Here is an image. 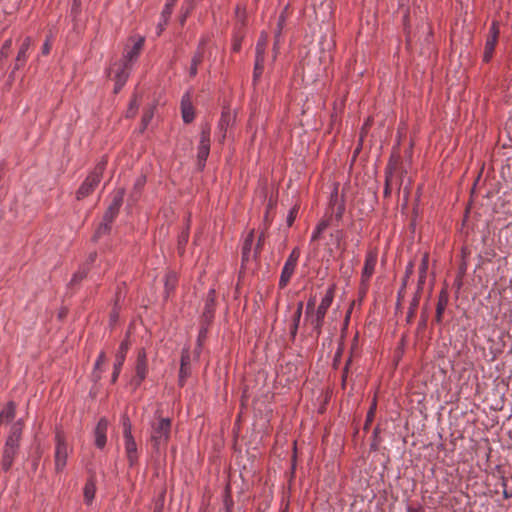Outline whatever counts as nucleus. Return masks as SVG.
Listing matches in <instances>:
<instances>
[{
  "label": "nucleus",
  "mask_w": 512,
  "mask_h": 512,
  "mask_svg": "<svg viewBox=\"0 0 512 512\" xmlns=\"http://www.w3.org/2000/svg\"><path fill=\"white\" fill-rule=\"evenodd\" d=\"M204 44H205V40H202L200 42L198 51L196 52V54L192 58V63H191V67H190V70H189V74H190L191 77H194L197 74V67L202 62V59H203L202 46Z\"/></svg>",
  "instance_id": "obj_21"
},
{
  "label": "nucleus",
  "mask_w": 512,
  "mask_h": 512,
  "mask_svg": "<svg viewBox=\"0 0 512 512\" xmlns=\"http://www.w3.org/2000/svg\"><path fill=\"white\" fill-rule=\"evenodd\" d=\"M270 222H271V221H270V219H269V212L267 211V212H266V215H265V228H264V230H267V229H268V227H269V225H270Z\"/></svg>",
  "instance_id": "obj_50"
},
{
  "label": "nucleus",
  "mask_w": 512,
  "mask_h": 512,
  "mask_svg": "<svg viewBox=\"0 0 512 512\" xmlns=\"http://www.w3.org/2000/svg\"><path fill=\"white\" fill-rule=\"evenodd\" d=\"M123 200V192L121 190L117 191L112 203L110 204L109 208L114 209L116 211H119Z\"/></svg>",
  "instance_id": "obj_32"
},
{
  "label": "nucleus",
  "mask_w": 512,
  "mask_h": 512,
  "mask_svg": "<svg viewBox=\"0 0 512 512\" xmlns=\"http://www.w3.org/2000/svg\"><path fill=\"white\" fill-rule=\"evenodd\" d=\"M234 121V116L228 108H225L222 111L221 118L219 121V128L223 131V138L225 137V131L229 125H231Z\"/></svg>",
  "instance_id": "obj_22"
},
{
  "label": "nucleus",
  "mask_w": 512,
  "mask_h": 512,
  "mask_svg": "<svg viewBox=\"0 0 512 512\" xmlns=\"http://www.w3.org/2000/svg\"><path fill=\"white\" fill-rule=\"evenodd\" d=\"M412 271H413V264L410 262L406 269L407 276H409L412 273Z\"/></svg>",
  "instance_id": "obj_51"
},
{
  "label": "nucleus",
  "mask_w": 512,
  "mask_h": 512,
  "mask_svg": "<svg viewBox=\"0 0 512 512\" xmlns=\"http://www.w3.org/2000/svg\"><path fill=\"white\" fill-rule=\"evenodd\" d=\"M302 310H303V302L300 301L297 303V308L293 314L292 323L290 325V334L293 338L296 336L297 331H298L300 319L302 316Z\"/></svg>",
  "instance_id": "obj_20"
},
{
  "label": "nucleus",
  "mask_w": 512,
  "mask_h": 512,
  "mask_svg": "<svg viewBox=\"0 0 512 512\" xmlns=\"http://www.w3.org/2000/svg\"><path fill=\"white\" fill-rule=\"evenodd\" d=\"M22 422L21 420L15 422L12 427H11V430H10V434L6 440V443L5 445L7 446H10V447H19V441H20V438H21V434H22Z\"/></svg>",
  "instance_id": "obj_15"
},
{
  "label": "nucleus",
  "mask_w": 512,
  "mask_h": 512,
  "mask_svg": "<svg viewBox=\"0 0 512 512\" xmlns=\"http://www.w3.org/2000/svg\"><path fill=\"white\" fill-rule=\"evenodd\" d=\"M109 230H110V224L105 222V221H103L99 225V227H98V229H97V231L95 233V238H98V237L102 236L103 234L108 233Z\"/></svg>",
  "instance_id": "obj_37"
},
{
  "label": "nucleus",
  "mask_w": 512,
  "mask_h": 512,
  "mask_svg": "<svg viewBox=\"0 0 512 512\" xmlns=\"http://www.w3.org/2000/svg\"><path fill=\"white\" fill-rule=\"evenodd\" d=\"M285 22V15L284 13H282L279 17V20H278V27H279V32L276 34V38L279 37V34H280V30L282 29V26Z\"/></svg>",
  "instance_id": "obj_45"
},
{
  "label": "nucleus",
  "mask_w": 512,
  "mask_h": 512,
  "mask_svg": "<svg viewBox=\"0 0 512 512\" xmlns=\"http://www.w3.org/2000/svg\"><path fill=\"white\" fill-rule=\"evenodd\" d=\"M30 46H31V38L26 37L24 39V41L22 42L20 49L18 51L15 66H14L15 70H18L25 64V62L27 60V52H28Z\"/></svg>",
  "instance_id": "obj_16"
},
{
  "label": "nucleus",
  "mask_w": 512,
  "mask_h": 512,
  "mask_svg": "<svg viewBox=\"0 0 512 512\" xmlns=\"http://www.w3.org/2000/svg\"><path fill=\"white\" fill-rule=\"evenodd\" d=\"M299 257H300L299 248H294L283 266L280 280H279L280 288L286 287L287 284L289 283V281L295 271V268L297 266Z\"/></svg>",
  "instance_id": "obj_6"
},
{
  "label": "nucleus",
  "mask_w": 512,
  "mask_h": 512,
  "mask_svg": "<svg viewBox=\"0 0 512 512\" xmlns=\"http://www.w3.org/2000/svg\"><path fill=\"white\" fill-rule=\"evenodd\" d=\"M95 492H96V485H95V482L92 478H90L86 484H85V487H84V501L86 504H91L94 497H95Z\"/></svg>",
  "instance_id": "obj_24"
},
{
  "label": "nucleus",
  "mask_w": 512,
  "mask_h": 512,
  "mask_svg": "<svg viewBox=\"0 0 512 512\" xmlns=\"http://www.w3.org/2000/svg\"><path fill=\"white\" fill-rule=\"evenodd\" d=\"M69 454L68 445L65 442L64 436L57 432L56 434V449H55V470L57 472L63 471L66 466Z\"/></svg>",
  "instance_id": "obj_7"
},
{
  "label": "nucleus",
  "mask_w": 512,
  "mask_h": 512,
  "mask_svg": "<svg viewBox=\"0 0 512 512\" xmlns=\"http://www.w3.org/2000/svg\"><path fill=\"white\" fill-rule=\"evenodd\" d=\"M105 167H106L105 161H101L95 166L94 170L87 176L85 181L79 187V189L76 193V198L78 200L84 199L85 197L89 196L95 190V188L99 185V183L101 181L102 174L105 170Z\"/></svg>",
  "instance_id": "obj_2"
},
{
  "label": "nucleus",
  "mask_w": 512,
  "mask_h": 512,
  "mask_svg": "<svg viewBox=\"0 0 512 512\" xmlns=\"http://www.w3.org/2000/svg\"><path fill=\"white\" fill-rule=\"evenodd\" d=\"M117 214H118V211L108 207L107 211L104 214L103 221L111 224L113 222V220L115 219V217L117 216Z\"/></svg>",
  "instance_id": "obj_36"
},
{
  "label": "nucleus",
  "mask_w": 512,
  "mask_h": 512,
  "mask_svg": "<svg viewBox=\"0 0 512 512\" xmlns=\"http://www.w3.org/2000/svg\"><path fill=\"white\" fill-rule=\"evenodd\" d=\"M107 428H108L107 420L105 418L100 419L95 428V445L100 449H102L106 444Z\"/></svg>",
  "instance_id": "obj_14"
},
{
  "label": "nucleus",
  "mask_w": 512,
  "mask_h": 512,
  "mask_svg": "<svg viewBox=\"0 0 512 512\" xmlns=\"http://www.w3.org/2000/svg\"><path fill=\"white\" fill-rule=\"evenodd\" d=\"M373 414H374L373 409H371V410L368 412V415H367V423L372 421Z\"/></svg>",
  "instance_id": "obj_52"
},
{
  "label": "nucleus",
  "mask_w": 512,
  "mask_h": 512,
  "mask_svg": "<svg viewBox=\"0 0 512 512\" xmlns=\"http://www.w3.org/2000/svg\"><path fill=\"white\" fill-rule=\"evenodd\" d=\"M106 362V356L104 352H101L95 362L94 365V371H93V377L95 380H99L101 378V369L102 366Z\"/></svg>",
  "instance_id": "obj_28"
},
{
  "label": "nucleus",
  "mask_w": 512,
  "mask_h": 512,
  "mask_svg": "<svg viewBox=\"0 0 512 512\" xmlns=\"http://www.w3.org/2000/svg\"><path fill=\"white\" fill-rule=\"evenodd\" d=\"M153 117V108H149L142 117V123L146 127Z\"/></svg>",
  "instance_id": "obj_39"
},
{
  "label": "nucleus",
  "mask_w": 512,
  "mask_h": 512,
  "mask_svg": "<svg viewBox=\"0 0 512 512\" xmlns=\"http://www.w3.org/2000/svg\"><path fill=\"white\" fill-rule=\"evenodd\" d=\"M15 417V404L9 402L0 412V425L11 421Z\"/></svg>",
  "instance_id": "obj_23"
},
{
  "label": "nucleus",
  "mask_w": 512,
  "mask_h": 512,
  "mask_svg": "<svg viewBox=\"0 0 512 512\" xmlns=\"http://www.w3.org/2000/svg\"><path fill=\"white\" fill-rule=\"evenodd\" d=\"M85 276H86V271L85 270L79 271V272L74 274L71 282L72 283H77V282L81 281Z\"/></svg>",
  "instance_id": "obj_41"
},
{
  "label": "nucleus",
  "mask_w": 512,
  "mask_h": 512,
  "mask_svg": "<svg viewBox=\"0 0 512 512\" xmlns=\"http://www.w3.org/2000/svg\"><path fill=\"white\" fill-rule=\"evenodd\" d=\"M254 240V230H251L250 233L247 235L243 248H242V257L243 260L248 261L251 253V248Z\"/></svg>",
  "instance_id": "obj_26"
},
{
  "label": "nucleus",
  "mask_w": 512,
  "mask_h": 512,
  "mask_svg": "<svg viewBox=\"0 0 512 512\" xmlns=\"http://www.w3.org/2000/svg\"><path fill=\"white\" fill-rule=\"evenodd\" d=\"M296 213H297V212H296V209H295V208H293V209L290 211V213H289V215H288V217H287V224H288V226H291V225L293 224V222H294V220H295V218H296Z\"/></svg>",
  "instance_id": "obj_44"
},
{
  "label": "nucleus",
  "mask_w": 512,
  "mask_h": 512,
  "mask_svg": "<svg viewBox=\"0 0 512 512\" xmlns=\"http://www.w3.org/2000/svg\"><path fill=\"white\" fill-rule=\"evenodd\" d=\"M326 222H321L317 225L316 229L312 233L311 241H317L321 235V233L326 229Z\"/></svg>",
  "instance_id": "obj_33"
},
{
  "label": "nucleus",
  "mask_w": 512,
  "mask_h": 512,
  "mask_svg": "<svg viewBox=\"0 0 512 512\" xmlns=\"http://www.w3.org/2000/svg\"><path fill=\"white\" fill-rule=\"evenodd\" d=\"M498 36H499V26H498V23L494 21L490 27L489 35H488V37L486 39V43H485L484 55H483V60L485 62H489L491 60L493 53H494L495 46L498 41Z\"/></svg>",
  "instance_id": "obj_9"
},
{
  "label": "nucleus",
  "mask_w": 512,
  "mask_h": 512,
  "mask_svg": "<svg viewBox=\"0 0 512 512\" xmlns=\"http://www.w3.org/2000/svg\"><path fill=\"white\" fill-rule=\"evenodd\" d=\"M387 193H389V190H388V188L386 187V189H385V194H387Z\"/></svg>",
  "instance_id": "obj_58"
},
{
  "label": "nucleus",
  "mask_w": 512,
  "mask_h": 512,
  "mask_svg": "<svg viewBox=\"0 0 512 512\" xmlns=\"http://www.w3.org/2000/svg\"><path fill=\"white\" fill-rule=\"evenodd\" d=\"M131 65L127 64V62L119 61L115 63L110 70L109 76L115 81L114 92L118 93L122 87L125 85L129 72L131 70Z\"/></svg>",
  "instance_id": "obj_4"
},
{
  "label": "nucleus",
  "mask_w": 512,
  "mask_h": 512,
  "mask_svg": "<svg viewBox=\"0 0 512 512\" xmlns=\"http://www.w3.org/2000/svg\"><path fill=\"white\" fill-rule=\"evenodd\" d=\"M263 67H264V58L256 56L255 68H254V76L255 77H258L261 75V73L263 71Z\"/></svg>",
  "instance_id": "obj_34"
},
{
  "label": "nucleus",
  "mask_w": 512,
  "mask_h": 512,
  "mask_svg": "<svg viewBox=\"0 0 512 512\" xmlns=\"http://www.w3.org/2000/svg\"><path fill=\"white\" fill-rule=\"evenodd\" d=\"M144 45V38L139 37L131 48H126L122 61L132 66V63L138 58L140 51Z\"/></svg>",
  "instance_id": "obj_13"
},
{
  "label": "nucleus",
  "mask_w": 512,
  "mask_h": 512,
  "mask_svg": "<svg viewBox=\"0 0 512 512\" xmlns=\"http://www.w3.org/2000/svg\"><path fill=\"white\" fill-rule=\"evenodd\" d=\"M145 180L143 178H138L135 183V189L140 190L144 186Z\"/></svg>",
  "instance_id": "obj_46"
},
{
  "label": "nucleus",
  "mask_w": 512,
  "mask_h": 512,
  "mask_svg": "<svg viewBox=\"0 0 512 512\" xmlns=\"http://www.w3.org/2000/svg\"><path fill=\"white\" fill-rule=\"evenodd\" d=\"M181 109L184 122L190 123L194 119V111L189 94L184 95L182 98Z\"/></svg>",
  "instance_id": "obj_17"
},
{
  "label": "nucleus",
  "mask_w": 512,
  "mask_h": 512,
  "mask_svg": "<svg viewBox=\"0 0 512 512\" xmlns=\"http://www.w3.org/2000/svg\"><path fill=\"white\" fill-rule=\"evenodd\" d=\"M377 264V253L370 251L367 253L362 271V283H367L374 273Z\"/></svg>",
  "instance_id": "obj_11"
},
{
  "label": "nucleus",
  "mask_w": 512,
  "mask_h": 512,
  "mask_svg": "<svg viewBox=\"0 0 512 512\" xmlns=\"http://www.w3.org/2000/svg\"><path fill=\"white\" fill-rule=\"evenodd\" d=\"M51 50V41L47 39L42 46V55H48Z\"/></svg>",
  "instance_id": "obj_43"
},
{
  "label": "nucleus",
  "mask_w": 512,
  "mask_h": 512,
  "mask_svg": "<svg viewBox=\"0 0 512 512\" xmlns=\"http://www.w3.org/2000/svg\"><path fill=\"white\" fill-rule=\"evenodd\" d=\"M265 238H266V230H263L258 237V241H257L256 247L254 250V256H257L260 253L263 243L265 241Z\"/></svg>",
  "instance_id": "obj_35"
},
{
  "label": "nucleus",
  "mask_w": 512,
  "mask_h": 512,
  "mask_svg": "<svg viewBox=\"0 0 512 512\" xmlns=\"http://www.w3.org/2000/svg\"><path fill=\"white\" fill-rule=\"evenodd\" d=\"M190 355L188 352H185L181 356V365L179 371V382L180 385H184L185 379L190 374Z\"/></svg>",
  "instance_id": "obj_19"
},
{
  "label": "nucleus",
  "mask_w": 512,
  "mask_h": 512,
  "mask_svg": "<svg viewBox=\"0 0 512 512\" xmlns=\"http://www.w3.org/2000/svg\"><path fill=\"white\" fill-rule=\"evenodd\" d=\"M447 303H448L447 294L445 291H442L440 293L438 303H437V308H436V321L437 322L442 321V316H443L444 310L447 306Z\"/></svg>",
  "instance_id": "obj_25"
},
{
  "label": "nucleus",
  "mask_w": 512,
  "mask_h": 512,
  "mask_svg": "<svg viewBox=\"0 0 512 512\" xmlns=\"http://www.w3.org/2000/svg\"><path fill=\"white\" fill-rule=\"evenodd\" d=\"M210 152V127L208 125L204 126L201 131L200 142L198 146V161L200 164L204 165L208 155Z\"/></svg>",
  "instance_id": "obj_10"
},
{
  "label": "nucleus",
  "mask_w": 512,
  "mask_h": 512,
  "mask_svg": "<svg viewBox=\"0 0 512 512\" xmlns=\"http://www.w3.org/2000/svg\"><path fill=\"white\" fill-rule=\"evenodd\" d=\"M503 495H504L505 498H509L510 497V495L507 493L506 490H504Z\"/></svg>",
  "instance_id": "obj_56"
},
{
  "label": "nucleus",
  "mask_w": 512,
  "mask_h": 512,
  "mask_svg": "<svg viewBox=\"0 0 512 512\" xmlns=\"http://www.w3.org/2000/svg\"><path fill=\"white\" fill-rule=\"evenodd\" d=\"M171 435V420L164 417H156L150 425L149 441L153 449L159 453L168 444Z\"/></svg>",
  "instance_id": "obj_1"
},
{
  "label": "nucleus",
  "mask_w": 512,
  "mask_h": 512,
  "mask_svg": "<svg viewBox=\"0 0 512 512\" xmlns=\"http://www.w3.org/2000/svg\"><path fill=\"white\" fill-rule=\"evenodd\" d=\"M226 512H231L230 502L228 499L225 500Z\"/></svg>",
  "instance_id": "obj_53"
},
{
  "label": "nucleus",
  "mask_w": 512,
  "mask_h": 512,
  "mask_svg": "<svg viewBox=\"0 0 512 512\" xmlns=\"http://www.w3.org/2000/svg\"><path fill=\"white\" fill-rule=\"evenodd\" d=\"M408 512H419V510H417V509H412V508H409V509H408Z\"/></svg>",
  "instance_id": "obj_57"
},
{
  "label": "nucleus",
  "mask_w": 512,
  "mask_h": 512,
  "mask_svg": "<svg viewBox=\"0 0 512 512\" xmlns=\"http://www.w3.org/2000/svg\"><path fill=\"white\" fill-rule=\"evenodd\" d=\"M11 47H12V40L7 39L4 42V44L2 45L1 50H0V61L8 58Z\"/></svg>",
  "instance_id": "obj_31"
},
{
  "label": "nucleus",
  "mask_w": 512,
  "mask_h": 512,
  "mask_svg": "<svg viewBox=\"0 0 512 512\" xmlns=\"http://www.w3.org/2000/svg\"><path fill=\"white\" fill-rule=\"evenodd\" d=\"M125 453L129 465L132 467L138 462L137 444L131 433V425L128 420L124 421Z\"/></svg>",
  "instance_id": "obj_5"
},
{
  "label": "nucleus",
  "mask_w": 512,
  "mask_h": 512,
  "mask_svg": "<svg viewBox=\"0 0 512 512\" xmlns=\"http://www.w3.org/2000/svg\"><path fill=\"white\" fill-rule=\"evenodd\" d=\"M212 303H213V298H211L210 300L207 301V303H206L207 308H209L210 305H212Z\"/></svg>",
  "instance_id": "obj_55"
},
{
  "label": "nucleus",
  "mask_w": 512,
  "mask_h": 512,
  "mask_svg": "<svg viewBox=\"0 0 512 512\" xmlns=\"http://www.w3.org/2000/svg\"><path fill=\"white\" fill-rule=\"evenodd\" d=\"M428 263H429V255L427 253H425L422 256L421 264L419 267V281H418L419 286H422L425 282L426 274H427V270H428Z\"/></svg>",
  "instance_id": "obj_27"
},
{
  "label": "nucleus",
  "mask_w": 512,
  "mask_h": 512,
  "mask_svg": "<svg viewBox=\"0 0 512 512\" xmlns=\"http://www.w3.org/2000/svg\"><path fill=\"white\" fill-rule=\"evenodd\" d=\"M177 0H167L164 9L162 11L161 17L164 19V23L168 22V19L172 13V8L175 5Z\"/></svg>",
  "instance_id": "obj_29"
},
{
  "label": "nucleus",
  "mask_w": 512,
  "mask_h": 512,
  "mask_svg": "<svg viewBox=\"0 0 512 512\" xmlns=\"http://www.w3.org/2000/svg\"><path fill=\"white\" fill-rule=\"evenodd\" d=\"M127 351H128L127 342H122L120 344L119 350L116 354V360L114 363V371L112 373V378H111L112 383H115L119 377L121 368H122L125 358H126Z\"/></svg>",
  "instance_id": "obj_12"
},
{
  "label": "nucleus",
  "mask_w": 512,
  "mask_h": 512,
  "mask_svg": "<svg viewBox=\"0 0 512 512\" xmlns=\"http://www.w3.org/2000/svg\"><path fill=\"white\" fill-rule=\"evenodd\" d=\"M334 299V287L331 286L327 289L324 297L322 298L318 308L313 311L308 321H310L311 325L320 333L321 327L323 325L324 317L327 313V310L331 306Z\"/></svg>",
  "instance_id": "obj_3"
},
{
  "label": "nucleus",
  "mask_w": 512,
  "mask_h": 512,
  "mask_svg": "<svg viewBox=\"0 0 512 512\" xmlns=\"http://www.w3.org/2000/svg\"><path fill=\"white\" fill-rule=\"evenodd\" d=\"M95 257H96V254H91V255L89 256V261H90V262H93V261L95 260Z\"/></svg>",
  "instance_id": "obj_54"
},
{
  "label": "nucleus",
  "mask_w": 512,
  "mask_h": 512,
  "mask_svg": "<svg viewBox=\"0 0 512 512\" xmlns=\"http://www.w3.org/2000/svg\"><path fill=\"white\" fill-rule=\"evenodd\" d=\"M314 310H315V297H311L308 300L307 306H306V320L307 321L310 318V316H311V314L313 313Z\"/></svg>",
  "instance_id": "obj_38"
},
{
  "label": "nucleus",
  "mask_w": 512,
  "mask_h": 512,
  "mask_svg": "<svg viewBox=\"0 0 512 512\" xmlns=\"http://www.w3.org/2000/svg\"><path fill=\"white\" fill-rule=\"evenodd\" d=\"M18 448L17 447H10L5 445L4 451H3V457H2V468L5 471H8L14 461V458L17 454Z\"/></svg>",
  "instance_id": "obj_18"
},
{
  "label": "nucleus",
  "mask_w": 512,
  "mask_h": 512,
  "mask_svg": "<svg viewBox=\"0 0 512 512\" xmlns=\"http://www.w3.org/2000/svg\"><path fill=\"white\" fill-rule=\"evenodd\" d=\"M167 23H164V19L161 17V22L158 24V31H157V35H160L164 29V26L166 25Z\"/></svg>",
  "instance_id": "obj_49"
},
{
  "label": "nucleus",
  "mask_w": 512,
  "mask_h": 512,
  "mask_svg": "<svg viewBox=\"0 0 512 512\" xmlns=\"http://www.w3.org/2000/svg\"><path fill=\"white\" fill-rule=\"evenodd\" d=\"M267 43V36L262 35L259 39L257 45H256V56L263 57L264 58V52L266 48Z\"/></svg>",
  "instance_id": "obj_30"
},
{
  "label": "nucleus",
  "mask_w": 512,
  "mask_h": 512,
  "mask_svg": "<svg viewBox=\"0 0 512 512\" xmlns=\"http://www.w3.org/2000/svg\"><path fill=\"white\" fill-rule=\"evenodd\" d=\"M241 48V38L236 36L234 37L233 43H232V50L234 52L240 51Z\"/></svg>",
  "instance_id": "obj_42"
},
{
  "label": "nucleus",
  "mask_w": 512,
  "mask_h": 512,
  "mask_svg": "<svg viewBox=\"0 0 512 512\" xmlns=\"http://www.w3.org/2000/svg\"><path fill=\"white\" fill-rule=\"evenodd\" d=\"M136 107V101H132L128 110V116H132L134 114Z\"/></svg>",
  "instance_id": "obj_48"
},
{
  "label": "nucleus",
  "mask_w": 512,
  "mask_h": 512,
  "mask_svg": "<svg viewBox=\"0 0 512 512\" xmlns=\"http://www.w3.org/2000/svg\"><path fill=\"white\" fill-rule=\"evenodd\" d=\"M148 374V361L147 354L144 349H141L137 355L136 367H135V377L132 380V383L135 387L141 385Z\"/></svg>",
  "instance_id": "obj_8"
},
{
  "label": "nucleus",
  "mask_w": 512,
  "mask_h": 512,
  "mask_svg": "<svg viewBox=\"0 0 512 512\" xmlns=\"http://www.w3.org/2000/svg\"><path fill=\"white\" fill-rule=\"evenodd\" d=\"M85 276H86V271L85 270L79 271V272L74 274L71 282L72 283H77V282L81 281Z\"/></svg>",
  "instance_id": "obj_40"
},
{
  "label": "nucleus",
  "mask_w": 512,
  "mask_h": 512,
  "mask_svg": "<svg viewBox=\"0 0 512 512\" xmlns=\"http://www.w3.org/2000/svg\"><path fill=\"white\" fill-rule=\"evenodd\" d=\"M188 241V233L185 232L181 235L180 239H179V244L180 245H185Z\"/></svg>",
  "instance_id": "obj_47"
}]
</instances>
